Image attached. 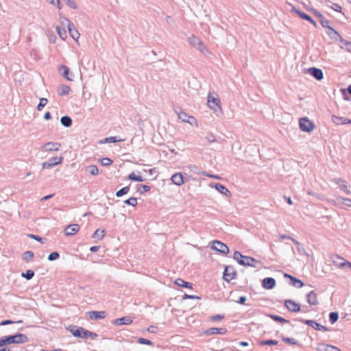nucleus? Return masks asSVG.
I'll use <instances>...</instances> for the list:
<instances>
[{"mask_svg":"<svg viewBox=\"0 0 351 351\" xmlns=\"http://www.w3.org/2000/svg\"><path fill=\"white\" fill-rule=\"evenodd\" d=\"M308 73L317 80H321L323 78V72L319 69L315 67L308 68Z\"/></svg>","mask_w":351,"mask_h":351,"instance_id":"dca6fc26","label":"nucleus"},{"mask_svg":"<svg viewBox=\"0 0 351 351\" xmlns=\"http://www.w3.org/2000/svg\"><path fill=\"white\" fill-rule=\"evenodd\" d=\"M48 101L46 98H41L40 99V102L38 105L37 106V110L40 111L43 110V108L47 105Z\"/></svg>","mask_w":351,"mask_h":351,"instance_id":"58836bf2","label":"nucleus"},{"mask_svg":"<svg viewBox=\"0 0 351 351\" xmlns=\"http://www.w3.org/2000/svg\"><path fill=\"white\" fill-rule=\"evenodd\" d=\"M200 41V39L195 36H192L189 38V42L191 45L196 47L197 46V43Z\"/></svg>","mask_w":351,"mask_h":351,"instance_id":"49530a36","label":"nucleus"},{"mask_svg":"<svg viewBox=\"0 0 351 351\" xmlns=\"http://www.w3.org/2000/svg\"><path fill=\"white\" fill-rule=\"evenodd\" d=\"M47 1L52 5H56L59 9H61V7L60 5V0H47Z\"/></svg>","mask_w":351,"mask_h":351,"instance_id":"680f3d73","label":"nucleus"},{"mask_svg":"<svg viewBox=\"0 0 351 351\" xmlns=\"http://www.w3.org/2000/svg\"><path fill=\"white\" fill-rule=\"evenodd\" d=\"M227 332V329L225 328H210L205 331L206 335H224Z\"/></svg>","mask_w":351,"mask_h":351,"instance_id":"ddd939ff","label":"nucleus"},{"mask_svg":"<svg viewBox=\"0 0 351 351\" xmlns=\"http://www.w3.org/2000/svg\"><path fill=\"white\" fill-rule=\"evenodd\" d=\"M196 48L199 50L202 53H208V50L206 47V46L204 45L202 41L200 40V41L197 43V46Z\"/></svg>","mask_w":351,"mask_h":351,"instance_id":"a19ab883","label":"nucleus"},{"mask_svg":"<svg viewBox=\"0 0 351 351\" xmlns=\"http://www.w3.org/2000/svg\"><path fill=\"white\" fill-rule=\"evenodd\" d=\"M244 256H243L240 252H235L233 254V258L236 260L239 264L240 261L243 260Z\"/></svg>","mask_w":351,"mask_h":351,"instance_id":"09e8293b","label":"nucleus"},{"mask_svg":"<svg viewBox=\"0 0 351 351\" xmlns=\"http://www.w3.org/2000/svg\"><path fill=\"white\" fill-rule=\"evenodd\" d=\"M61 123L65 127H69L72 123V120L69 117L64 116L61 118Z\"/></svg>","mask_w":351,"mask_h":351,"instance_id":"2f4dec72","label":"nucleus"},{"mask_svg":"<svg viewBox=\"0 0 351 351\" xmlns=\"http://www.w3.org/2000/svg\"><path fill=\"white\" fill-rule=\"evenodd\" d=\"M308 326H311V327H313V328H315V330H323V331L326 330V328L324 326L320 325L319 324H318L315 322H313V321L308 320Z\"/></svg>","mask_w":351,"mask_h":351,"instance_id":"a878e982","label":"nucleus"},{"mask_svg":"<svg viewBox=\"0 0 351 351\" xmlns=\"http://www.w3.org/2000/svg\"><path fill=\"white\" fill-rule=\"evenodd\" d=\"M138 343H140L141 344H145V345H149V346L152 345V342L151 341L144 339V338H139L138 339Z\"/></svg>","mask_w":351,"mask_h":351,"instance_id":"6e6d98bb","label":"nucleus"},{"mask_svg":"<svg viewBox=\"0 0 351 351\" xmlns=\"http://www.w3.org/2000/svg\"><path fill=\"white\" fill-rule=\"evenodd\" d=\"M337 200L340 201L343 204L348 207H351V199L343 197H337Z\"/></svg>","mask_w":351,"mask_h":351,"instance_id":"72a5a7b5","label":"nucleus"},{"mask_svg":"<svg viewBox=\"0 0 351 351\" xmlns=\"http://www.w3.org/2000/svg\"><path fill=\"white\" fill-rule=\"evenodd\" d=\"M88 314L90 319H99L105 318L106 313L105 311H90Z\"/></svg>","mask_w":351,"mask_h":351,"instance_id":"6ab92c4d","label":"nucleus"},{"mask_svg":"<svg viewBox=\"0 0 351 351\" xmlns=\"http://www.w3.org/2000/svg\"><path fill=\"white\" fill-rule=\"evenodd\" d=\"M106 235V232L104 230L97 229L95 230L94 234H93V238L101 240Z\"/></svg>","mask_w":351,"mask_h":351,"instance_id":"b1692460","label":"nucleus"},{"mask_svg":"<svg viewBox=\"0 0 351 351\" xmlns=\"http://www.w3.org/2000/svg\"><path fill=\"white\" fill-rule=\"evenodd\" d=\"M338 317H339V315L337 313L332 312L330 313V320L331 323L333 324L335 322H337L338 319Z\"/></svg>","mask_w":351,"mask_h":351,"instance_id":"3c124183","label":"nucleus"},{"mask_svg":"<svg viewBox=\"0 0 351 351\" xmlns=\"http://www.w3.org/2000/svg\"><path fill=\"white\" fill-rule=\"evenodd\" d=\"M276 285V280L273 278H265L262 281V286L266 289H271Z\"/></svg>","mask_w":351,"mask_h":351,"instance_id":"2eb2a0df","label":"nucleus"},{"mask_svg":"<svg viewBox=\"0 0 351 351\" xmlns=\"http://www.w3.org/2000/svg\"><path fill=\"white\" fill-rule=\"evenodd\" d=\"M128 179L136 182H143L145 180L142 176H137L134 172L128 176Z\"/></svg>","mask_w":351,"mask_h":351,"instance_id":"c756f323","label":"nucleus"},{"mask_svg":"<svg viewBox=\"0 0 351 351\" xmlns=\"http://www.w3.org/2000/svg\"><path fill=\"white\" fill-rule=\"evenodd\" d=\"M207 104L211 110L216 111L219 109L221 111V101L217 95L214 97L211 94H209L208 95Z\"/></svg>","mask_w":351,"mask_h":351,"instance_id":"f03ea898","label":"nucleus"},{"mask_svg":"<svg viewBox=\"0 0 351 351\" xmlns=\"http://www.w3.org/2000/svg\"><path fill=\"white\" fill-rule=\"evenodd\" d=\"M184 299H199V297H197L195 295H188V294H185L184 295Z\"/></svg>","mask_w":351,"mask_h":351,"instance_id":"0e129e2a","label":"nucleus"},{"mask_svg":"<svg viewBox=\"0 0 351 351\" xmlns=\"http://www.w3.org/2000/svg\"><path fill=\"white\" fill-rule=\"evenodd\" d=\"M129 191H130L129 186H125V187L122 188L121 189L119 190L116 193V195L117 197H121L122 195L127 194L129 192Z\"/></svg>","mask_w":351,"mask_h":351,"instance_id":"ea45409f","label":"nucleus"},{"mask_svg":"<svg viewBox=\"0 0 351 351\" xmlns=\"http://www.w3.org/2000/svg\"><path fill=\"white\" fill-rule=\"evenodd\" d=\"M106 142H108V143H115V142L121 141V140H117L115 136H111V137L107 138L106 139Z\"/></svg>","mask_w":351,"mask_h":351,"instance_id":"052dcab7","label":"nucleus"},{"mask_svg":"<svg viewBox=\"0 0 351 351\" xmlns=\"http://www.w3.org/2000/svg\"><path fill=\"white\" fill-rule=\"evenodd\" d=\"M223 318V315H215L210 317V319L213 321H219Z\"/></svg>","mask_w":351,"mask_h":351,"instance_id":"bf43d9fd","label":"nucleus"},{"mask_svg":"<svg viewBox=\"0 0 351 351\" xmlns=\"http://www.w3.org/2000/svg\"><path fill=\"white\" fill-rule=\"evenodd\" d=\"M80 229V227L78 224L74 223L69 225L65 229H64V234L66 236H73L77 234Z\"/></svg>","mask_w":351,"mask_h":351,"instance_id":"9d476101","label":"nucleus"},{"mask_svg":"<svg viewBox=\"0 0 351 351\" xmlns=\"http://www.w3.org/2000/svg\"><path fill=\"white\" fill-rule=\"evenodd\" d=\"M259 344L261 345H267V346H276L278 344V341L276 340H266V341H261L259 342Z\"/></svg>","mask_w":351,"mask_h":351,"instance_id":"79ce46f5","label":"nucleus"},{"mask_svg":"<svg viewBox=\"0 0 351 351\" xmlns=\"http://www.w3.org/2000/svg\"><path fill=\"white\" fill-rule=\"evenodd\" d=\"M341 43L342 44V48L345 49L348 52H351V42L341 38Z\"/></svg>","mask_w":351,"mask_h":351,"instance_id":"473e14b6","label":"nucleus"},{"mask_svg":"<svg viewBox=\"0 0 351 351\" xmlns=\"http://www.w3.org/2000/svg\"><path fill=\"white\" fill-rule=\"evenodd\" d=\"M333 181L338 184L341 190L343 191L346 194L350 193V191L348 189V184L346 181L341 179H335Z\"/></svg>","mask_w":351,"mask_h":351,"instance_id":"f3484780","label":"nucleus"},{"mask_svg":"<svg viewBox=\"0 0 351 351\" xmlns=\"http://www.w3.org/2000/svg\"><path fill=\"white\" fill-rule=\"evenodd\" d=\"M59 254L56 252H52L51 253L49 256H48V260L49 261H54V260H56L59 258Z\"/></svg>","mask_w":351,"mask_h":351,"instance_id":"5fc2aeb1","label":"nucleus"},{"mask_svg":"<svg viewBox=\"0 0 351 351\" xmlns=\"http://www.w3.org/2000/svg\"><path fill=\"white\" fill-rule=\"evenodd\" d=\"M215 189L218 191H219L220 193H221L223 194L228 195L230 193V191H228V189L226 186H224L223 185H222L221 184H216Z\"/></svg>","mask_w":351,"mask_h":351,"instance_id":"c85d7f7f","label":"nucleus"},{"mask_svg":"<svg viewBox=\"0 0 351 351\" xmlns=\"http://www.w3.org/2000/svg\"><path fill=\"white\" fill-rule=\"evenodd\" d=\"M71 88L69 86L62 84L58 87V93L59 95H65L69 93Z\"/></svg>","mask_w":351,"mask_h":351,"instance_id":"5701e85b","label":"nucleus"},{"mask_svg":"<svg viewBox=\"0 0 351 351\" xmlns=\"http://www.w3.org/2000/svg\"><path fill=\"white\" fill-rule=\"evenodd\" d=\"M63 161L62 157H53L47 162H43L42 165L43 169H49L53 166L61 164Z\"/></svg>","mask_w":351,"mask_h":351,"instance_id":"6e6552de","label":"nucleus"},{"mask_svg":"<svg viewBox=\"0 0 351 351\" xmlns=\"http://www.w3.org/2000/svg\"><path fill=\"white\" fill-rule=\"evenodd\" d=\"M244 256H243L240 252H235L233 254V258L236 260L239 264L240 261L243 260Z\"/></svg>","mask_w":351,"mask_h":351,"instance_id":"de8ad7c7","label":"nucleus"},{"mask_svg":"<svg viewBox=\"0 0 351 351\" xmlns=\"http://www.w3.org/2000/svg\"><path fill=\"white\" fill-rule=\"evenodd\" d=\"M34 272L32 270H27L25 274H22V276L26 278L27 280H30L33 278Z\"/></svg>","mask_w":351,"mask_h":351,"instance_id":"603ef678","label":"nucleus"},{"mask_svg":"<svg viewBox=\"0 0 351 351\" xmlns=\"http://www.w3.org/2000/svg\"><path fill=\"white\" fill-rule=\"evenodd\" d=\"M132 322V319L130 317H123L114 321L115 325L130 324Z\"/></svg>","mask_w":351,"mask_h":351,"instance_id":"aec40b11","label":"nucleus"},{"mask_svg":"<svg viewBox=\"0 0 351 351\" xmlns=\"http://www.w3.org/2000/svg\"><path fill=\"white\" fill-rule=\"evenodd\" d=\"M256 262V260L250 256L243 257V260L240 261V265L245 266H254V263Z\"/></svg>","mask_w":351,"mask_h":351,"instance_id":"412c9836","label":"nucleus"},{"mask_svg":"<svg viewBox=\"0 0 351 351\" xmlns=\"http://www.w3.org/2000/svg\"><path fill=\"white\" fill-rule=\"evenodd\" d=\"M285 276L289 277L292 281V285L297 288L302 287L304 284L299 280L291 276L290 275L285 274Z\"/></svg>","mask_w":351,"mask_h":351,"instance_id":"393cba45","label":"nucleus"},{"mask_svg":"<svg viewBox=\"0 0 351 351\" xmlns=\"http://www.w3.org/2000/svg\"><path fill=\"white\" fill-rule=\"evenodd\" d=\"M60 147L61 144L59 143L49 142L43 145V149L45 152L58 151Z\"/></svg>","mask_w":351,"mask_h":351,"instance_id":"f8f14e48","label":"nucleus"},{"mask_svg":"<svg viewBox=\"0 0 351 351\" xmlns=\"http://www.w3.org/2000/svg\"><path fill=\"white\" fill-rule=\"evenodd\" d=\"M60 70L63 71L62 75L65 79H66L69 81L72 80V79L69 77V69L66 66L62 65L60 66Z\"/></svg>","mask_w":351,"mask_h":351,"instance_id":"cd10ccee","label":"nucleus"},{"mask_svg":"<svg viewBox=\"0 0 351 351\" xmlns=\"http://www.w3.org/2000/svg\"><path fill=\"white\" fill-rule=\"evenodd\" d=\"M178 117L183 122L189 123L191 125H197L196 119L193 116L188 115L184 111H180L179 112H178Z\"/></svg>","mask_w":351,"mask_h":351,"instance_id":"0eeeda50","label":"nucleus"},{"mask_svg":"<svg viewBox=\"0 0 351 351\" xmlns=\"http://www.w3.org/2000/svg\"><path fill=\"white\" fill-rule=\"evenodd\" d=\"M33 256H34V254L31 251L25 252L23 254V259L25 260L26 261H31L33 258Z\"/></svg>","mask_w":351,"mask_h":351,"instance_id":"c03bdc74","label":"nucleus"},{"mask_svg":"<svg viewBox=\"0 0 351 351\" xmlns=\"http://www.w3.org/2000/svg\"><path fill=\"white\" fill-rule=\"evenodd\" d=\"M269 317L275 320V321H277V322H279L280 323H287L288 322V320L284 319L283 317H280V316H278V315H270Z\"/></svg>","mask_w":351,"mask_h":351,"instance_id":"37998d69","label":"nucleus"},{"mask_svg":"<svg viewBox=\"0 0 351 351\" xmlns=\"http://www.w3.org/2000/svg\"><path fill=\"white\" fill-rule=\"evenodd\" d=\"M6 344H8L6 337L4 339H0V347Z\"/></svg>","mask_w":351,"mask_h":351,"instance_id":"338daca9","label":"nucleus"},{"mask_svg":"<svg viewBox=\"0 0 351 351\" xmlns=\"http://www.w3.org/2000/svg\"><path fill=\"white\" fill-rule=\"evenodd\" d=\"M86 169L92 176H96L99 173V170L96 165H90L87 167Z\"/></svg>","mask_w":351,"mask_h":351,"instance_id":"7c9ffc66","label":"nucleus"},{"mask_svg":"<svg viewBox=\"0 0 351 351\" xmlns=\"http://www.w3.org/2000/svg\"><path fill=\"white\" fill-rule=\"evenodd\" d=\"M320 23H321L322 25L324 28H326V29H328V27H330V26L329 25V21H328L327 19H324V18H323V17L321 19V20H320Z\"/></svg>","mask_w":351,"mask_h":351,"instance_id":"4d7b16f0","label":"nucleus"},{"mask_svg":"<svg viewBox=\"0 0 351 351\" xmlns=\"http://www.w3.org/2000/svg\"><path fill=\"white\" fill-rule=\"evenodd\" d=\"M112 163V160L109 158H104L101 160V164L103 166H110Z\"/></svg>","mask_w":351,"mask_h":351,"instance_id":"8fccbe9b","label":"nucleus"},{"mask_svg":"<svg viewBox=\"0 0 351 351\" xmlns=\"http://www.w3.org/2000/svg\"><path fill=\"white\" fill-rule=\"evenodd\" d=\"M285 305L289 311L297 313L300 310V304L291 300H286Z\"/></svg>","mask_w":351,"mask_h":351,"instance_id":"9b49d317","label":"nucleus"},{"mask_svg":"<svg viewBox=\"0 0 351 351\" xmlns=\"http://www.w3.org/2000/svg\"><path fill=\"white\" fill-rule=\"evenodd\" d=\"M99 250V246H92V247L90 248V250L92 252H97Z\"/></svg>","mask_w":351,"mask_h":351,"instance_id":"774afa93","label":"nucleus"},{"mask_svg":"<svg viewBox=\"0 0 351 351\" xmlns=\"http://www.w3.org/2000/svg\"><path fill=\"white\" fill-rule=\"evenodd\" d=\"M125 204L136 206L137 205V199L136 197H130L125 201Z\"/></svg>","mask_w":351,"mask_h":351,"instance_id":"a18cd8bd","label":"nucleus"},{"mask_svg":"<svg viewBox=\"0 0 351 351\" xmlns=\"http://www.w3.org/2000/svg\"><path fill=\"white\" fill-rule=\"evenodd\" d=\"M318 303V300L317 298V295L314 292H310L308 293V304H317Z\"/></svg>","mask_w":351,"mask_h":351,"instance_id":"bb28decb","label":"nucleus"},{"mask_svg":"<svg viewBox=\"0 0 351 351\" xmlns=\"http://www.w3.org/2000/svg\"><path fill=\"white\" fill-rule=\"evenodd\" d=\"M237 276V271L232 266L226 267L223 274V278L227 282H230L234 279Z\"/></svg>","mask_w":351,"mask_h":351,"instance_id":"39448f33","label":"nucleus"},{"mask_svg":"<svg viewBox=\"0 0 351 351\" xmlns=\"http://www.w3.org/2000/svg\"><path fill=\"white\" fill-rule=\"evenodd\" d=\"M6 337L8 344L23 343L28 341V338L27 337V336L23 334H17L15 335L8 336Z\"/></svg>","mask_w":351,"mask_h":351,"instance_id":"20e7f679","label":"nucleus"},{"mask_svg":"<svg viewBox=\"0 0 351 351\" xmlns=\"http://www.w3.org/2000/svg\"><path fill=\"white\" fill-rule=\"evenodd\" d=\"M175 283L180 286V287H184V288H187V289H192L193 288V286H192V284L190 283V282H186L184 281L183 279L182 278H178L175 280Z\"/></svg>","mask_w":351,"mask_h":351,"instance_id":"4be33fe9","label":"nucleus"},{"mask_svg":"<svg viewBox=\"0 0 351 351\" xmlns=\"http://www.w3.org/2000/svg\"><path fill=\"white\" fill-rule=\"evenodd\" d=\"M322 351H341L338 348L335 346H332L330 345H324L322 348Z\"/></svg>","mask_w":351,"mask_h":351,"instance_id":"4c0bfd02","label":"nucleus"},{"mask_svg":"<svg viewBox=\"0 0 351 351\" xmlns=\"http://www.w3.org/2000/svg\"><path fill=\"white\" fill-rule=\"evenodd\" d=\"M60 21L62 24V25H64L66 23V25L67 26L68 30L69 32V34L75 40H77L80 38V34L77 32V29L74 27L73 25H72L69 20H67L64 17H60Z\"/></svg>","mask_w":351,"mask_h":351,"instance_id":"7ed1b4c3","label":"nucleus"},{"mask_svg":"<svg viewBox=\"0 0 351 351\" xmlns=\"http://www.w3.org/2000/svg\"><path fill=\"white\" fill-rule=\"evenodd\" d=\"M69 330L76 337L87 338L92 336L96 337V335L82 327L76 328L75 326H72L69 328Z\"/></svg>","mask_w":351,"mask_h":351,"instance_id":"f257e3e1","label":"nucleus"},{"mask_svg":"<svg viewBox=\"0 0 351 351\" xmlns=\"http://www.w3.org/2000/svg\"><path fill=\"white\" fill-rule=\"evenodd\" d=\"M326 33L331 38H335V36H338L341 38L340 35L338 34L337 31H335L332 27H328L326 29Z\"/></svg>","mask_w":351,"mask_h":351,"instance_id":"f704fd0d","label":"nucleus"},{"mask_svg":"<svg viewBox=\"0 0 351 351\" xmlns=\"http://www.w3.org/2000/svg\"><path fill=\"white\" fill-rule=\"evenodd\" d=\"M330 259L337 267H343L347 265V261L337 254H332L330 256Z\"/></svg>","mask_w":351,"mask_h":351,"instance_id":"1a4fd4ad","label":"nucleus"},{"mask_svg":"<svg viewBox=\"0 0 351 351\" xmlns=\"http://www.w3.org/2000/svg\"><path fill=\"white\" fill-rule=\"evenodd\" d=\"M158 327L155 326H150L147 328V330L152 333H156L158 332Z\"/></svg>","mask_w":351,"mask_h":351,"instance_id":"13d9d810","label":"nucleus"},{"mask_svg":"<svg viewBox=\"0 0 351 351\" xmlns=\"http://www.w3.org/2000/svg\"><path fill=\"white\" fill-rule=\"evenodd\" d=\"M171 182L178 186H180L184 183L183 176L180 173H174L171 178Z\"/></svg>","mask_w":351,"mask_h":351,"instance_id":"a211bd4d","label":"nucleus"},{"mask_svg":"<svg viewBox=\"0 0 351 351\" xmlns=\"http://www.w3.org/2000/svg\"><path fill=\"white\" fill-rule=\"evenodd\" d=\"M211 247L213 250L218 251L223 254H227L229 252L228 246L219 241H213L212 242Z\"/></svg>","mask_w":351,"mask_h":351,"instance_id":"423d86ee","label":"nucleus"},{"mask_svg":"<svg viewBox=\"0 0 351 351\" xmlns=\"http://www.w3.org/2000/svg\"><path fill=\"white\" fill-rule=\"evenodd\" d=\"M300 127L302 130L307 131V118L303 117L300 119Z\"/></svg>","mask_w":351,"mask_h":351,"instance_id":"c9c22d12","label":"nucleus"},{"mask_svg":"<svg viewBox=\"0 0 351 351\" xmlns=\"http://www.w3.org/2000/svg\"><path fill=\"white\" fill-rule=\"evenodd\" d=\"M56 30H57V32L59 35V36L62 39V40H65L67 37V34H66V31L63 29H62L60 27H56Z\"/></svg>","mask_w":351,"mask_h":351,"instance_id":"e433bc0d","label":"nucleus"},{"mask_svg":"<svg viewBox=\"0 0 351 351\" xmlns=\"http://www.w3.org/2000/svg\"><path fill=\"white\" fill-rule=\"evenodd\" d=\"M292 12H295V14H297L300 17H301L302 19H305V20H307V14H305V13H302L301 12H300L299 10H298L297 9L295 8H292Z\"/></svg>","mask_w":351,"mask_h":351,"instance_id":"864d4df0","label":"nucleus"},{"mask_svg":"<svg viewBox=\"0 0 351 351\" xmlns=\"http://www.w3.org/2000/svg\"><path fill=\"white\" fill-rule=\"evenodd\" d=\"M141 188L143 189V191L141 193H146L149 191L150 186L147 185H141Z\"/></svg>","mask_w":351,"mask_h":351,"instance_id":"e2e57ef3","label":"nucleus"},{"mask_svg":"<svg viewBox=\"0 0 351 351\" xmlns=\"http://www.w3.org/2000/svg\"><path fill=\"white\" fill-rule=\"evenodd\" d=\"M332 121L336 125H345L348 123L351 124V120L346 117H339L336 115L332 116Z\"/></svg>","mask_w":351,"mask_h":351,"instance_id":"4468645a","label":"nucleus"},{"mask_svg":"<svg viewBox=\"0 0 351 351\" xmlns=\"http://www.w3.org/2000/svg\"><path fill=\"white\" fill-rule=\"evenodd\" d=\"M245 301H246V298L245 296H241L239 298L237 302L239 304H244Z\"/></svg>","mask_w":351,"mask_h":351,"instance_id":"69168bd1","label":"nucleus"}]
</instances>
